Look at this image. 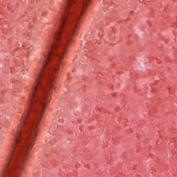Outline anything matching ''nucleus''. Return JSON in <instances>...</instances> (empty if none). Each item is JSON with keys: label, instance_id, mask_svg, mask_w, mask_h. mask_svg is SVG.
<instances>
[{"label": "nucleus", "instance_id": "obj_1", "mask_svg": "<svg viewBox=\"0 0 177 177\" xmlns=\"http://www.w3.org/2000/svg\"><path fill=\"white\" fill-rule=\"evenodd\" d=\"M38 129H17L12 134V143L8 148L6 164L0 177H20L26 168L30 150L37 140Z\"/></svg>", "mask_w": 177, "mask_h": 177}, {"label": "nucleus", "instance_id": "obj_2", "mask_svg": "<svg viewBox=\"0 0 177 177\" xmlns=\"http://www.w3.org/2000/svg\"><path fill=\"white\" fill-rule=\"evenodd\" d=\"M58 19L55 20L54 22H53V24H56V22L57 21Z\"/></svg>", "mask_w": 177, "mask_h": 177}]
</instances>
